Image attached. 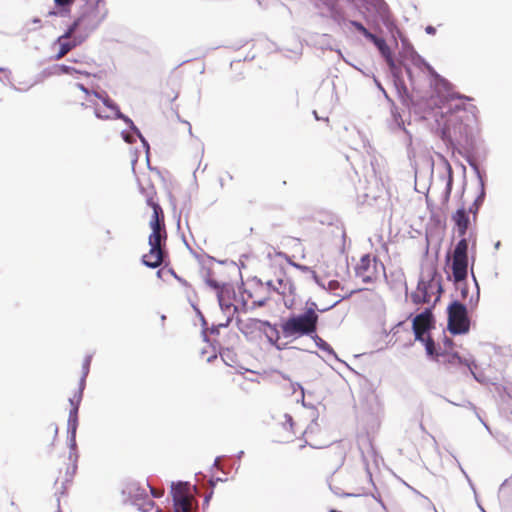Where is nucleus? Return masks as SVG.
Instances as JSON below:
<instances>
[{
	"label": "nucleus",
	"instance_id": "f704fd0d",
	"mask_svg": "<svg viewBox=\"0 0 512 512\" xmlns=\"http://www.w3.org/2000/svg\"><path fill=\"white\" fill-rule=\"evenodd\" d=\"M425 30L430 35H434L436 33V29L433 26H427Z\"/></svg>",
	"mask_w": 512,
	"mask_h": 512
},
{
	"label": "nucleus",
	"instance_id": "4468645a",
	"mask_svg": "<svg viewBox=\"0 0 512 512\" xmlns=\"http://www.w3.org/2000/svg\"><path fill=\"white\" fill-rule=\"evenodd\" d=\"M164 240V236H158L153 238V235H149L150 250L142 258L143 263L150 268H157L163 262V250L161 243Z\"/></svg>",
	"mask_w": 512,
	"mask_h": 512
},
{
	"label": "nucleus",
	"instance_id": "7ed1b4c3",
	"mask_svg": "<svg viewBox=\"0 0 512 512\" xmlns=\"http://www.w3.org/2000/svg\"><path fill=\"white\" fill-rule=\"evenodd\" d=\"M434 327V318L430 309L415 316L412 322V328L415 339L425 345L427 354L435 353V343L431 338L429 331Z\"/></svg>",
	"mask_w": 512,
	"mask_h": 512
},
{
	"label": "nucleus",
	"instance_id": "7c9ffc66",
	"mask_svg": "<svg viewBox=\"0 0 512 512\" xmlns=\"http://www.w3.org/2000/svg\"><path fill=\"white\" fill-rule=\"evenodd\" d=\"M283 427L285 428L287 425L289 426V428L293 431V419L290 415H285L284 416V422L282 423Z\"/></svg>",
	"mask_w": 512,
	"mask_h": 512
},
{
	"label": "nucleus",
	"instance_id": "5701e85b",
	"mask_svg": "<svg viewBox=\"0 0 512 512\" xmlns=\"http://www.w3.org/2000/svg\"><path fill=\"white\" fill-rule=\"evenodd\" d=\"M369 41H371L378 48V50L383 56L387 58L390 57V48L383 38H379L376 35H373V37Z\"/></svg>",
	"mask_w": 512,
	"mask_h": 512
},
{
	"label": "nucleus",
	"instance_id": "412c9836",
	"mask_svg": "<svg viewBox=\"0 0 512 512\" xmlns=\"http://www.w3.org/2000/svg\"><path fill=\"white\" fill-rule=\"evenodd\" d=\"M192 500L193 496L173 501L175 512H192Z\"/></svg>",
	"mask_w": 512,
	"mask_h": 512
},
{
	"label": "nucleus",
	"instance_id": "58836bf2",
	"mask_svg": "<svg viewBox=\"0 0 512 512\" xmlns=\"http://www.w3.org/2000/svg\"><path fill=\"white\" fill-rule=\"evenodd\" d=\"M57 512H61L59 508H58V511H57Z\"/></svg>",
	"mask_w": 512,
	"mask_h": 512
},
{
	"label": "nucleus",
	"instance_id": "a878e982",
	"mask_svg": "<svg viewBox=\"0 0 512 512\" xmlns=\"http://www.w3.org/2000/svg\"><path fill=\"white\" fill-rule=\"evenodd\" d=\"M351 25L358 30L360 33H362L368 40H370L374 34L369 32L362 23L357 21H351Z\"/></svg>",
	"mask_w": 512,
	"mask_h": 512
},
{
	"label": "nucleus",
	"instance_id": "2eb2a0df",
	"mask_svg": "<svg viewBox=\"0 0 512 512\" xmlns=\"http://www.w3.org/2000/svg\"><path fill=\"white\" fill-rule=\"evenodd\" d=\"M149 204L153 209V215L149 223L152 230L150 235H153V238L155 239L158 238V236H164V240H166L167 233L165 228L164 212L158 203L149 200Z\"/></svg>",
	"mask_w": 512,
	"mask_h": 512
},
{
	"label": "nucleus",
	"instance_id": "4be33fe9",
	"mask_svg": "<svg viewBox=\"0 0 512 512\" xmlns=\"http://www.w3.org/2000/svg\"><path fill=\"white\" fill-rule=\"evenodd\" d=\"M70 402H71L72 408L69 413L68 426L74 434L76 431V428H77V420H78L77 414H78V406H79L80 399H78L76 402H74L73 400H70Z\"/></svg>",
	"mask_w": 512,
	"mask_h": 512
},
{
	"label": "nucleus",
	"instance_id": "f8f14e48",
	"mask_svg": "<svg viewBox=\"0 0 512 512\" xmlns=\"http://www.w3.org/2000/svg\"><path fill=\"white\" fill-rule=\"evenodd\" d=\"M355 272L356 276L363 283L375 281L378 275L376 258H371L370 255H364L357 264Z\"/></svg>",
	"mask_w": 512,
	"mask_h": 512
},
{
	"label": "nucleus",
	"instance_id": "1a4fd4ad",
	"mask_svg": "<svg viewBox=\"0 0 512 512\" xmlns=\"http://www.w3.org/2000/svg\"><path fill=\"white\" fill-rule=\"evenodd\" d=\"M76 469V461L72 459L71 455L58 464V475L54 482V494L58 500L66 494L69 485L72 483Z\"/></svg>",
	"mask_w": 512,
	"mask_h": 512
},
{
	"label": "nucleus",
	"instance_id": "39448f33",
	"mask_svg": "<svg viewBox=\"0 0 512 512\" xmlns=\"http://www.w3.org/2000/svg\"><path fill=\"white\" fill-rule=\"evenodd\" d=\"M243 309H254L266 304L270 298V286L261 282H249L241 294Z\"/></svg>",
	"mask_w": 512,
	"mask_h": 512
},
{
	"label": "nucleus",
	"instance_id": "9d476101",
	"mask_svg": "<svg viewBox=\"0 0 512 512\" xmlns=\"http://www.w3.org/2000/svg\"><path fill=\"white\" fill-rule=\"evenodd\" d=\"M468 242L465 238H462L456 245L453 258H452V273L454 280L460 282L467 277L468 268Z\"/></svg>",
	"mask_w": 512,
	"mask_h": 512
},
{
	"label": "nucleus",
	"instance_id": "6ab92c4d",
	"mask_svg": "<svg viewBox=\"0 0 512 512\" xmlns=\"http://www.w3.org/2000/svg\"><path fill=\"white\" fill-rule=\"evenodd\" d=\"M147 181V185L141 182L142 192H157L164 188V182L158 173H150L147 177Z\"/></svg>",
	"mask_w": 512,
	"mask_h": 512
},
{
	"label": "nucleus",
	"instance_id": "0eeeda50",
	"mask_svg": "<svg viewBox=\"0 0 512 512\" xmlns=\"http://www.w3.org/2000/svg\"><path fill=\"white\" fill-rule=\"evenodd\" d=\"M442 286L439 280L432 277L429 280H420L416 290L411 294L414 304L436 303L440 299Z\"/></svg>",
	"mask_w": 512,
	"mask_h": 512
},
{
	"label": "nucleus",
	"instance_id": "2f4dec72",
	"mask_svg": "<svg viewBox=\"0 0 512 512\" xmlns=\"http://www.w3.org/2000/svg\"><path fill=\"white\" fill-rule=\"evenodd\" d=\"M58 6H66L73 3L74 0H54Z\"/></svg>",
	"mask_w": 512,
	"mask_h": 512
},
{
	"label": "nucleus",
	"instance_id": "cd10ccee",
	"mask_svg": "<svg viewBox=\"0 0 512 512\" xmlns=\"http://www.w3.org/2000/svg\"><path fill=\"white\" fill-rule=\"evenodd\" d=\"M84 6H93L99 8H106L104 0H83Z\"/></svg>",
	"mask_w": 512,
	"mask_h": 512
},
{
	"label": "nucleus",
	"instance_id": "c85d7f7f",
	"mask_svg": "<svg viewBox=\"0 0 512 512\" xmlns=\"http://www.w3.org/2000/svg\"><path fill=\"white\" fill-rule=\"evenodd\" d=\"M59 70H60V72L65 73V74L81 73L80 71L76 70L75 68L67 66V65H60Z\"/></svg>",
	"mask_w": 512,
	"mask_h": 512
},
{
	"label": "nucleus",
	"instance_id": "423d86ee",
	"mask_svg": "<svg viewBox=\"0 0 512 512\" xmlns=\"http://www.w3.org/2000/svg\"><path fill=\"white\" fill-rule=\"evenodd\" d=\"M448 329L454 334H465L470 329V319L464 304L454 301L448 308Z\"/></svg>",
	"mask_w": 512,
	"mask_h": 512
},
{
	"label": "nucleus",
	"instance_id": "72a5a7b5",
	"mask_svg": "<svg viewBox=\"0 0 512 512\" xmlns=\"http://www.w3.org/2000/svg\"><path fill=\"white\" fill-rule=\"evenodd\" d=\"M76 87H77L78 89H80L81 91H83L86 95H89V94H90L89 90H88V89H87L83 84H81V83H77V84H76Z\"/></svg>",
	"mask_w": 512,
	"mask_h": 512
},
{
	"label": "nucleus",
	"instance_id": "20e7f679",
	"mask_svg": "<svg viewBox=\"0 0 512 512\" xmlns=\"http://www.w3.org/2000/svg\"><path fill=\"white\" fill-rule=\"evenodd\" d=\"M107 15L106 8L83 6L81 15L71 25L87 38L89 33L97 28Z\"/></svg>",
	"mask_w": 512,
	"mask_h": 512
},
{
	"label": "nucleus",
	"instance_id": "f3484780",
	"mask_svg": "<svg viewBox=\"0 0 512 512\" xmlns=\"http://www.w3.org/2000/svg\"><path fill=\"white\" fill-rule=\"evenodd\" d=\"M428 356L432 357L434 360L438 361V362H442L444 364L448 363V364H465V365H468L466 361H463L462 358L459 356V354L457 352H455L454 350L452 351H448V350H443L441 352H438L437 349L435 348V353L434 354H427Z\"/></svg>",
	"mask_w": 512,
	"mask_h": 512
},
{
	"label": "nucleus",
	"instance_id": "ddd939ff",
	"mask_svg": "<svg viewBox=\"0 0 512 512\" xmlns=\"http://www.w3.org/2000/svg\"><path fill=\"white\" fill-rule=\"evenodd\" d=\"M215 287L218 290L217 297H218L219 305H220L221 309L223 310V312L228 316V321H229L230 317H232L235 314V312L238 310L237 305L234 304V297H235L234 289L230 285H227V284H224L222 286L215 285Z\"/></svg>",
	"mask_w": 512,
	"mask_h": 512
},
{
	"label": "nucleus",
	"instance_id": "aec40b11",
	"mask_svg": "<svg viewBox=\"0 0 512 512\" xmlns=\"http://www.w3.org/2000/svg\"><path fill=\"white\" fill-rule=\"evenodd\" d=\"M173 501L192 496L191 486L187 482H178L172 485L171 490Z\"/></svg>",
	"mask_w": 512,
	"mask_h": 512
},
{
	"label": "nucleus",
	"instance_id": "f257e3e1",
	"mask_svg": "<svg viewBox=\"0 0 512 512\" xmlns=\"http://www.w3.org/2000/svg\"><path fill=\"white\" fill-rule=\"evenodd\" d=\"M451 103L449 109L437 120L441 126L442 139L452 148H466L472 141L474 115L464 107L463 98Z\"/></svg>",
	"mask_w": 512,
	"mask_h": 512
},
{
	"label": "nucleus",
	"instance_id": "6e6552de",
	"mask_svg": "<svg viewBox=\"0 0 512 512\" xmlns=\"http://www.w3.org/2000/svg\"><path fill=\"white\" fill-rule=\"evenodd\" d=\"M484 196L485 194H479L469 205H466L463 201L461 207H459L453 214L452 220L457 227L458 235L460 237L464 238L469 228V214H472L474 219L476 218L479 207L484 201Z\"/></svg>",
	"mask_w": 512,
	"mask_h": 512
},
{
	"label": "nucleus",
	"instance_id": "473e14b6",
	"mask_svg": "<svg viewBox=\"0 0 512 512\" xmlns=\"http://www.w3.org/2000/svg\"><path fill=\"white\" fill-rule=\"evenodd\" d=\"M9 505L14 508L15 510H19V507L15 501V497L14 495H11L10 499H9Z\"/></svg>",
	"mask_w": 512,
	"mask_h": 512
},
{
	"label": "nucleus",
	"instance_id": "bb28decb",
	"mask_svg": "<svg viewBox=\"0 0 512 512\" xmlns=\"http://www.w3.org/2000/svg\"><path fill=\"white\" fill-rule=\"evenodd\" d=\"M438 352H441L443 350L452 351L454 350V342L452 339L448 337H444L442 344H439L438 347H436Z\"/></svg>",
	"mask_w": 512,
	"mask_h": 512
},
{
	"label": "nucleus",
	"instance_id": "e433bc0d",
	"mask_svg": "<svg viewBox=\"0 0 512 512\" xmlns=\"http://www.w3.org/2000/svg\"><path fill=\"white\" fill-rule=\"evenodd\" d=\"M89 365H90V360H89V359H87V360L85 361V366H84V368H85V370H86L85 374H87V372H88Z\"/></svg>",
	"mask_w": 512,
	"mask_h": 512
},
{
	"label": "nucleus",
	"instance_id": "dca6fc26",
	"mask_svg": "<svg viewBox=\"0 0 512 512\" xmlns=\"http://www.w3.org/2000/svg\"><path fill=\"white\" fill-rule=\"evenodd\" d=\"M94 95L96 97H98L103 102V104L105 105V107L108 110H110V114H102V109L99 108V107H95V115H96V117H98L100 119L116 118V119H124L125 121L128 120V118H126L120 112L119 107L109 98V96L106 93L99 94L97 92H94Z\"/></svg>",
	"mask_w": 512,
	"mask_h": 512
},
{
	"label": "nucleus",
	"instance_id": "c756f323",
	"mask_svg": "<svg viewBox=\"0 0 512 512\" xmlns=\"http://www.w3.org/2000/svg\"><path fill=\"white\" fill-rule=\"evenodd\" d=\"M146 488L150 490V492H151L152 496H153V497H155V498H160V497H162V496H163V494H164V491H163V490L155 489V488L151 487V486L149 485V483H146Z\"/></svg>",
	"mask_w": 512,
	"mask_h": 512
},
{
	"label": "nucleus",
	"instance_id": "c9c22d12",
	"mask_svg": "<svg viewBox=\"0 0 512 512\" xmlns=\"http://www.w3.org/2000/svg\"><path fill=\"white\" fill-rule=\"evenodd\" d=\"M300 448H301L302 451H304V455H303V457H301V460H305L306 452H307V446L306 445H302Z\"/></svg>",
	"mask_w": 512,
	"mask_h": 512
},
{
	"label": "nucleus",
	"instance_id": "4c0bfd02",
	"mask_svg": "<svg viewBox=\"0 0 512 512\" xmlns=\"http://www.w3.org/2000/svg\"><path fill=\"white\" fill-rule=\"evenodd\" d=\"M102 114H110V110H108V111L102 110Z\"/></svg>",
	"mask_w": 512,
	"mask_h": 512
},
{
	"label": "nucleus",
	"instance_id": "9b49d317",
	"mask_svg": "<svg viewBox=\"0 0 512 512\" xmlns=\"http://www.w3.org/2000/svg\"><path fill=\"white\" fill-rule=\"evenodd\" d=\"M86 39L85 34H81L72 26H69L67 31L58 37L56 43L59 45V51L55 55L56 60L62 59L73 48L80 45Z\"/></svg>",
	"mask_w": 512,
	"mask_h": 512
},
{
	"label": "nucleus",
	"instance_id": "a211bd4d",
	"mask_svg": "<svg viewBox=\"0 0 512 512\" xmlns=\"http://www.w3.org/2000/svg\"><path fill=\"white\" fill-rule=\"evenodd\" d=\"M268 285L273 288L278 294L282 295L284 298L288 296H292L295 293V287L291 283V281L284 277L277 279V285L273 284L272 281L268 282Z\"/></svg>",
	"mask_w": 512,
	"mask_h": 512
},
{
	"label": "nucleus",
	"instance_id": "b1692460",
	"mask_svg": "<svg viewBox=\"0 0 512 512\" xmlns=\"http://www.w3.org/2000/svg\"><path fill=\"white\" fill-rule=\"evenodd\" d=\"M130 493L134 498L135 503H138L143 498H146L148 496L146 485L144 487H135Z\"/></svg>",
	"mask_w": 512,
	"mask_h": 512
},
{
	"label": "nucleus",
	"instance_id": "393cba45",
	"mask_svg": "<svg viewBox=\"0 0 512 512\" xmlns=\"http://www.w3.org/2000/svg\"><path fill=\"white\" fill-rule=\"evenodd\" d=\"M136 505H138L139 509L143 512H149L154 508L155 503L147 496L146 498H143L141 501L136 503Z\"/></svg>",
	"mask_w": 512,
	"mask_h": 512
},
{
	"label": "nucleus",
	"instance_id": "f03ea898",
	"mask_svg": "<svg viewBox=\"0 0 512 512\" xmlns=\"http://www.w3.org/2000/svg\"><path fill=\"white\" fill-rule=\"evenodd\" d=\"M318 314L309 308L303 314L293 315L282 323L281 329L285 337L299 338L314 334L317 330Z\"/></svg>",
	"mask_w": 512,
	"mask_h": 512
}]
</instances>
